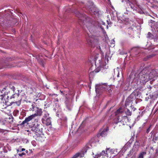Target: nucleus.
I'll return each instance as SVG.
<instances>
[{
  "label": "nucleus",
  "mask_w": 158,
  "mask_h": 158,
  "mask_svg": "<svg viewBox=\"0 0 158 158\" xmlns=\"http://www.w3.org/2000/svg\"><path fill=\"white\" fill-rule=\"evenodd\" d=\"M131 7L132 8H133V7L132 6H131Z\"/></svg>",
  "instance_id": "obj_26"
},
{
  "label": "nucleus",
  "mask_w": 158,
  "mask_h": 158,
  "mask_svg": "<svg viewBox=\"0 0 158 158\" xmlns=\"http://www.w3.org/2000/svg\"><path fill=\"white\" fill-rule=\"evenodd\" d=\"M39 125H37V127H35L34 126L32 128V130L36 132L39 131L40 130V129L39 128Z\"/></svg>",
  "instance_id": "obj_15"
},
{
  "label": "nucleus",
  "mask_w": 158,
  "mask_h": 158,
  "mask_svg": "<svg viewBox=\"0 0 158 158\" xmlns=\"http://www.w3.org/2000/svg\"><path fill=\"white\" fill-rule=\"evenodd\" d=\"M88 29H89V30H90V29H90V27H88Z\"/></svg>",
  "instance_id": "obj_27"
},
{
  "label": "nucleus",
  "mask_w": 158,
  "mask_h": 158,
  "mask_svg": "<svg viewBox=\"0 0 158 158\" xmlns=\"http://www.w3.org/2000/svg\"><path fill=\"white\" fill-rule=\"evenodd\" d=\"M49 114L47 112H46L44 116V118H43V123H44V120H45V119L48 117V116H49Z\"/></svg>",
  "instance_id": "obj_17"
},
{
  "label": "nucleus",
  "mask_w": 158,
  "mask_h": 158,
  "mask_svg": "<svg viewBox=\"0 0 158 158\" xmlns=\"http://www.w3.org/2000/svg\"><path fill=\"white\" fill-rule=\"evenodd\" d=\"M95 72H98V71H95Z\"/></svg>",
  "instance_id": "obj_29"
},
{
  "label": "nucleus",
  "mask_w": 158,
  "mask_h": 158,
  "mask_svg": "<svg viewBox=\"0 0 158 158\" xmlns=\"http://www.w3.org/2000/svg\"><path fill=\"white\" fill-rule=\"evenodd\" d=\"M118 152L119 151L117 149L111 150H110L108 149L106 151L107 154L109 155V156H111H111L113 157L115 156V155L118 153Z\"/></svg>",
  "instance_id": "obj_6"
},
{
  "label": "nucleus",
  "mask_w": 158,
  "mask_h": 158,
  "mask_svg": "<svg viewBox=\"0 0 158 158\" xmlns=\"http://www.w3.org/2000/svg\"><path fill=\"white\" fill-rule=\"evenodd\" d=\"M149 129H147V132H149Z\"/></svg>",
  "instance_id": "obj_24"
},
{
  "label": "nucleus",
  "mask_w": 158,
  "mask_h": 158,
  "mask_svg": "<svg viewBox=\"0 0 158 158\" xmlns=\"http://www.w3.org/2000/svg\"><path fill=\"white\" fill-rule=\"evenodd\" d=\"M46 124L47 126H49L51 124V122L50 118H48L46 120Z\"/></svg>",
  "instance_id": "obj_16"
},
{
  "label": "nucleus",
  "mask_w": 158,
  "mask_h": 158,
  "mask_svg": "<svg viewBox=\"0 0 158 158\" xmlns=\"http://www.w3.org/2000/svg\"><path fill=\"white\" fill-rule=\"evenodd\" d=\"M122 112H123V111L122 109L121 108H119L116 112L115 114L116 115H117L118 114L121 113Z\"/></svg>",
  "instance_id": "obj_19"
},
{
  "label": "nucleus",
  "mask_w": 158,
  "mask_h": 158,
  "mask_svg": "<svg viewBox=\"0 0 158 158\" xmlns=\"http://www.w3.org/2000/svg\"><path fill=\"white\" fill-rule=\"evenodd\" d=\"M88 148H90V147H89L88 145H87L85 147H84L82 149V150L80 152L77 153H79V154H83V156H84V154L85 153H86V151H87Z\"/></svg>",
  "instance_id": "obj_11"
},
{
  "label": "nucleus",
  "mask_w": 158,
  "mask_h": 158,
  "mask_svg": "<svg viewBox=\"0 0 158 158\" xmlns=\"http://www.w3.org/2000/svg\"><path fill=\"white\" fill-rule=\"evenodd\" d=\"M92 155L94 158H110L111 157V156L107 155L106 152H105V151H102L101 153L99 154H95V156L94 153L93 152Z\"/></svg>",
  "instance_id": "obj_5"
},
{
  "label": "nucleus",
  "mask_w": 158,
  "mask_h": 158,
  "mask_svg": "<svg viewBox=\"0 0 158 158\" xmlns=\"http://www.w3.org/2000/svg\"><path fill=\"white\" fill-rule=\"evenodd\" d=\"M149 35H150V33H148Z\"/></svg>",
  "instance_id": "obj_31"
},
{
  "label": "nucleus",
  "mask_w": 158,
  "mask_h": 158,
  "mask_svg": "<svg viewBox=\"0 0 158 158\" xmlns=\"http://www.w3.org/2000/svg\"><path fill=\"white\" fill-rule=\"evenodd\" d=\"M96 91L97 93H98L99 90H102L103 89H105L106 91L109 93H110L111 91L110 86V85H107L106 84L102 85H97L96 86Z\"/></svg>",
  "instance_id": "obj_2"
},
{
  "label": "nucleus",
  "mask_w": 158,
  "mask_h": 158,
  "mask_svg": "<svg viewBox=\"0 0 158 158\" xmlns=\"http://www.w3.org/2000/svg\"><path fill=\"white\" fill-rule=\"evenodd\" d=\"M152 73H147L142 75L141 77L140 82L143 84L146 83L150 79H152Z\"/></svg>",
  "instance_id": "obj_3"
},
{
  "label": "nucleus",
  "mask_w": 158,
  "mask_h": 158,
  "mask_svg": "<svg viewBox=\"0 0 158 158\" xmlns=\"http://www.w3.org/2000/svg\"><path fill=\"white\" fill-rule=\"evenodd\" d=\"M146 154V152H141L138 158H143L144 155Z\"/></svg>",
  "instance_id": "obj_18"
},
{
  "label": "nucleus",
  "mask_w": 158,
  "mask_h": 158,
  "mask_svg": "<svg viewBox=\"0 0 158 158\" xmlns=\"http://www.w3.org/2000/svg\"><path fill=\"white\" fill-rule=\"evenodd\" d=\"M149 35H150V33H148Z\"/></svg>",
  "instance_id": "obj_30"
},
{
  "label": "nucleus",
  "mask_w": 158,
  "mask_h": 158,
  "mask_svg": "<svg viewBox=\"0 0 158 158\" xmlns=\"http://www.w3.org/2000/svg\"><path fill=\"white\" fill-rule=\"evenodd\" d=\"M108 130V127L106 126L105 129L101 133L100 135L102 136H104L106 134V132Z\"/></svg>",
  "instance_id": "obj_12"
},
{
  "label": "nucleus",
  "mask_w": 158,
  "mask_h": 158,
  "mask_svg": "<svg viewBox=\"0 0 158 158\" xmlns=\"http://www.w3.org/2000/svg\"><path fill=\"white\" fill-rule=\"evenodd\" d=\"M25 150V149L24 148H22L21 149V150L20 151V152L23 151H24Z\"/></svg>",
  "instance_id": "obj_21"
},
{
  "label": "nucleus",
  "mask_w": 158,
  "mask_h": 158,
  "mask_svg": "<svg viewBox=\"0 0 158 158\" xmlns=\"http://www.w3.org/2000/svg\"><path fill=\"white\" fill-rule=\"evenodd\" d=\"M90 5L91 6V7L89 8L90 9L91 11L95 15H98V9L96 8L94 6H93V4L92 2H91L90 3Z\"/></svg>",
  "instance_id": "obj_7"
},
{
  "label": "nucleus",
  "mask_w": 158,
  "mask_h": 158,
  "mask_svg": "<svg viewBox=\"0 0 158 158\" xmlns=\"http://www.w3.org/2000/svg\"><path fill=\"white\" fill-rule=\"evenodd\" d=\"M129 115H131V113L129 111Z\"/></svg>",
  "instance_id": "obj_23"
},
{
  "label": "nucleus",
  "mask_w": 158,
  "mask_h": 158,
  "mask_svg": "<svg viewBox=\"0 0 158 158\" xmlns=\"http://www.w3.org/2000/svg\"><path fill=\"white\" fill-rule=\"evenodd\" d=\"M83 157V154H80L79 153H76L75 154L72 158H81Z\"/></svg>",
  "instance_id": "obj_13"
},
{
  "label": "nucleus",
  "mask_w": 158,
  "mask_h": 158,
  "mask_svg": "<svg viewBox=\"0 0 158 158\" xmlns=\"http://www.w3.org/2000/svg\"><path fill=\"white\" fill-rule=\"evenodd\" d=\"M99 64L100 66L101 67H103L104 69L105 68H107L108 67V66H106V62L105 63V59L104 58L102 59L101 61L99 62Z\"/></svg>",
  "instance_id": "obj_9"
},
{
  "label": "nucleus",
  "mask_w": 158,
  "mask_h": 158,
  "mask_svg": "<svg viewBox=\"0 0 158 158\" xmlns=\"http://www.w3.org/2000/svg\"><path fill=\"white\" fill-rule=\"evenodd\" d=\"M99 40L98 36L93 35L91 37L89 36L86 39L87 43L89 45L92 44H97Z\"/></svg>",
  "instance_id": "obj_4"
},
{
  "label": "nucleus",
  "mask_w": 158,
  "mask_h": 158,
  "mask_svg": "<svg viewBox=\"0 0 158 158\" xmlns=\"http://www.w3.org/2000/svg\"><path fill=\"white\" fill-rule=\"evenodd\" d=\"M36 116V115L35 114H32V115H30V116H29L28 117L26 118L25 120L23 121L22 123V124H24L25 123H27L28 124V122L31 121V120H32V119H33Z\"/></svg>",
  "instance_id": "obj_8"
},
{
  "label": "nucleus",
  "mask_w": 158,
  "mask_h": 158,
  "mask_svg": "<svg viewBox=\"0 0 158 158\" xmlns=\"http://www.w3.org/2000/svg\"><path fill=\"white\" fill-rule=\"evenodd\" d=\"M25 154V153H22L21 154H19V155L20 156H22L23 155H24Z\"/></svg>",
  "instance_id": "obj_20"
},
{
  "label": "nucleus",
  "mask_w": 158,
  "mask_h": 158,
  "mask_svg": "<svg viewBox=\"0 0 158 158\" xmlns=\"http://www.w3.org/2000/svg\"><path fill=\"white\" fill-rule=\"evenodd\" d=\"M105 23L102 21H101L99 23V25H98V27H100L102 29H104L105 26Z\"/></svg>",
  "instance_id": "obj_14"
},
{
  "label": "nucleus",
  "mask_w": 158,
  "mask_h": 158,
  "mask_svg": "<svg viewBox=\"0 0 158 158\" xmlns=\"http://www.w3.org/2000/svg\"><path fill=\"white\" fill-rule=\"evenodd\" d=\"M124 148H123L122 150L120 151V152H123Z\"/></svg>",
  "instance_id": "obj_22"
},
{
  "label": "nucleus",
  "mask_w": 158,
  "mask_h": 158,
  "mask_svg": "<svg viewBox=\"0 0 158 158\" xmlns=\"http://www.w3.org/2000/svg\"><path fill=\"white\" fill-rule=\"evenodd\" d=\"M34 109H35V110H36V113H35L34 114H35L36 115V116L38 115L41 116V115L42 114V111L41 109L36 107Z\"/></svg>",
  "instance_id": "obj_10"
},
{
  "label": "nucleus",
  "mask_w": 158,
  "mask_h": 158,
  "mask_svg": "<svg viewBox=\"0 0 158 158\" xmlns=\"http://www.w3.org/2000/svg\"><path fill=\"white\" fill-rule=\"evenodd\" d=\"M15 89V87H13V88L11 89V91L9 90L8 89H6V88H4L2 91H0V99L2 101V102L6 104V99H7L9 97H10V98H14V95H12L10 94V92L14 93Z\"/></svg>",
  "instance_id": "obj_1"
},
{
  "label": "nucleus",
  "mask_w": 158,
  "mask_h": 158,
  "mask_svg": "<svg viewBox=\"0 0 158 158\" xmlns=\"http://www.w3.org/2000/svg\"><path fill=\"white\" fill-rule=\"evenodd\" d=\"M124 117H125V118H127V116H125Z\"/></svg>",
  "instance_id": "obj_28"
},
{
  "label": "nucleus",
  "mask_w": 158,
  "mask_h": 158,
  "mask_svg": "<svg viewBox=\"0 0 158 158\" xmlns=\"http://www.w3.org/2000/svg\"><path fill=\"white\" fill-rule=\"evenodd\" d=\"M106 28H107V29H108V25H107V26H106Z\"/></svg>",
  "instance_id": "obj_25"
}]
</instances>
